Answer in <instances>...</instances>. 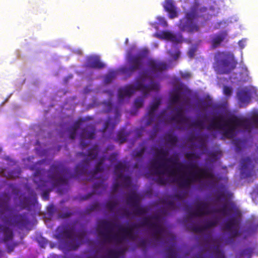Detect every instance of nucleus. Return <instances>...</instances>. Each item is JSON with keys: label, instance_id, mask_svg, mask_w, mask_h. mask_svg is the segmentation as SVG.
I'll return each mask as SVG.
<instances>
[{"label": "nucleus", "instance_id": "obj_23", "mask_svg": "<svg viewBox=\"0 0 258 258\" xmlns=\"http://www.w3.org/2000/svg\"><path fill=\"white\" fill-rule=\"evenodd\" d=\"M105 64L101 61L98 56L89 57L86 63V67L89 68L102 69L105 67Z\"/></svg>", "mask_w": 258, "mask_h": 258}, {"label": "nucleus", "instance_id": "obj_26", "mask_svg": "<svg viewBox=\"0 0 258 258\" xmlns=\"http://www.w3.org/2000/svg\"><path fill=\"white\" fill-rule=\"evenodd\" d=\"M126 204L133 207L140 203V198L135 191L129 193L126 199Z\"/></svg>", "mask_w": 258, "mask_h": 258}, {"label": "nucleus", "instance_id": "obj_61", "mask_svg": "<svg viewBox=\"0 0 258 258\" xmlns=\"http://www.w3.org/2000/svg\"><path fill=\"white\" fill-rule=\"evenodd\" d=\"M76 134L77 131L71 128L69 129V136L71 139H74L75 138Z\"/></svg>", "mask_w": 258, "mask_h": 258}, {"label": "nucleus", "instance_id": "obj_2", "mask_svg": "<svg viewBox=\"0 0 258 258\" xmlns=\"http://www.w3.org/2000/svg\"><path fill=\"white\" fill-rule=\"evenodd\" d=\"M248 118L239 117L234 114H229L226 119L221 115L214 118L207 126L208 130H219L222 131L223 135L231 138L235 131L238 128H243L250 131L253 127Z\"/></svg>", "mask_w": 258, "mask_h": 258}, {"label": "nucleus", "instance_id": "obj_63", "mask_svg": "<svg viewBox=\"0 0 258 258\" xmlns=\"http://www.w3.org/2000/svg\"><path fill=\"white\" fill-rule=\"evenodd\" d=\"M167 206L172 210L175 208V204L173 201H169L167 202Z\"/></svg>", "mask_w": 258, "mask_h": 258}, {"label": "nucleus", "instance_id": "obj_57", "mask_svg": "<svg viewBox=\"0 0 258 258\" xmlns=\"http://www.w3.org/2000/svg\"><path fill=\"white\" fill-rule=\"evenodd\" d=\"M170 55L174 60H177L180 56V52L179 50L177 49L174 53H171Z\"/></svg>", "mask_w": 258, "mask_h": 258}, {"label": "nucleus", "instance_id": "obj_56", "mask_svg": "<svg viewBox=\"0 0 258 258\" xmlns=\"http://www.w3.org/2000/svg\"><path fill=\"white\" fill-rule=\"evenodd\" d=\"M157 19L158 20L160 25L164 27H166L167 26V23L164 17L159 16L157 18Z\"/></svg>", "mask_w": 258, "mask_h": 258}, {"label": "nucleus", "instance_id": "obj_38", "mask_svg": "<svg viewBox=\"0 0 258 258\" xmlns=\"http://www.w3.org/2000/svg\"><path fill=\"white\" fill-rule=\"evenodd\" d=\"M189 126L190 127H197L201 129H204L205 128V123L203 120L198 119L190 123Z\"/></svg>", "mask_w": 258, "mask_h": 258}, {"label": "nucleus", "instance_id": "obj_15", "mask_svg": "<svg viewBox=\"0 0 258 258\" xmlns=\"http://www.w3.org/2000/svg\"><path fill=\"white\" fill-rule=\"evenodd\" d=\"M237 97L240 107L246 106L251 101L250 90L247 87L240 89L237 92Z\"/></svg>", "mask_w": 258, "mask_h": 258}, {"label": "nucleus", "instance_id": "obj_60", "mask_svg": "<svg viewBox=\"0 0 258 258\" xmlns=\"http://www.w3.org/2000/svg\"><path fill=\"white\" fill-rule=\"evenodd\" d=\"M121 186V184L118 181L115 182L112 186V190L113 192H116L119 187Z\"/></svg>", "mask_w": 258, "mask_h": 258}, {"label": "nucleus", "instance_id": "obj_22", "mask_svg": "<svg viewBox=\"0 0 258 258\" xmlns=\"http://www.w3.org/2000/svg\"><path fill=\"white\" fill-rule=\"evenodd\" d=\"M95 130L94 127H93L90 131H88L86 128H84L82 130L81 134L80 140V145L82 149L88 146V143L85 142L84 139H93L95 138Z\"/></svg>", "mask_w": 258, "mask_h": 258}, {"label": "nucleus", "instance_id": "obj_32", "mask_svg": "<svg viewBox=\"0 0 258 258\" xmlns=\"http://www.w3.org/2000/svg\"><path fill=\"white\" fill-rule=\"evenodd\" d=\"M106 188L105 185V180L101 179L95 182L93 184L94 192H96L98 189H100V191L104 190Z\"/></svg>", "mask_w": 258, "mask_h": 258}, {"label": "nucleus", "instance_id": "obj_43", "mask_svg": "<svg viewBox=\"0 0 258 258\" xmlns=\"http://www.w3.org/2000/svg\"><path fill=\"white\" fill-rule=\"evenodd\" d=\"M185 157L189 161L196 160L199 158V155L192 152H187L185 154Z\"/></svg>", "mask_w": 258, "mask_h": 258}, {"label": "nucleus", "instance_id": "obj_55", "mask_svg": "<svg viewBox=\"0 0 258 258\" xmlns=\"http://www.w3.org/2000/svg\"><path fill=\"white\" fill-rule=\"evenodd\" d=\"M197 50V46L192 47L188 52V55L190 58H193L195 56V53Z\"/></svg>", "mask_w": 258, "mask_h": 258}, {"label": "nucleus", "instance_id": "obj_37", "mask_svg": "<svg viewBox=\"0 0 258 258\" xmlns=\"http://www.w3.org/2000/svg\"><path fill=\"white\" fill-rule=\"evenodd\" d=\"M125 167V165L120 162H118L116 164L114 167V172L116 178L118 177L119 172H122V173H123V171L124 170Z\"/></svg>", "mask_w": 258, "mask_h": 258}, {"label": "nucleus", "instance_id": "obj_8", "mask_svg": "<svg viewBox=\"0 0 258 258\" xmlns=\"http://www.w3.org/2000/svg\"><path fill=\"white\" fill-rule=\"evenodd\" d=\"M155 154L158 159H154L151 162V167L154 173L157 175H174L175 171L171 170L170 167L168 166L165 162L167 159L165 157L168 155V150L162 148L157 149Z\"/></svg>", "mask_w": 258, "mask_h": 258}, {"label": "nucleus", "instance_id": "obj_48", "mask_svg": "<svg viewBox=\"0 0 258 258\" xmlns=\"http://www.w3.org/2000/svg\"><path fill=\"white\" fill-rule=\"evenodd\" d=\"M117 140L119 141L120 143H123L126 140V136L122 132H120L117 136Z\"/></svg>", "mask_w": 258, "mask_h": 258}, {"label": "nucleus", "instance_id": "obj_59", "mask_svg": "<svg viewBox=\"0 0 258 258\" xmlns=\"http://www.w3.org/2000/svg\"><path fill=\"white\" fill-rule=\"evenodd\" d=\"M117 157V154L116 153H113L109 155L108 158V160L110 162H113L116 160Z\"/></svg>", "mask_w": 258, "mask_h": 258}, {"label": "nucleus", "instance_id": "obj_34", "mask_svg": "<svg viewBox=\"0 0 258 258\" xmlns=\"http://www.w3.org/2000/svg\"><path fill=\"white\" fill-rule=\"evenodd\" d=\"M253 252V248L251 247H248L241 250L239 254L241 257L247 256L248 258H250L252 255Z\"/></svg>", "mask_w": 258, "mask_h": 258}, {"label": "nucleus", "instance_id": "obj_33", "mask_svg": "<svg viewBox=\"0 0 258 258\" xmlns=\"http://www.w3.org/2000/svg\"><path fill=\"white\" fill-rule=\"evenodd\" d=\"M112 117H108L107 119L106 120L104 124V126L103 127V132H105L107 130L110 129L111 130H113L115 124L112 122Z\"/></svg>", "mask_w": 258, "mask_h": 258}, {"label": "nucleus", "instance_id": "obj_11", "mask_svg": "<svg viewBox=\"0 0 258 258\" xmlns=\"http://www.w3.org/2000/svg\"><path fill=\"white\" fill-rule=\"evenodd\" d=\"M128 61L129 67H124L121 68L120 71L122 74L130 77L136 71L142 69L143 67V58L140 55H132L128 54Z\"/></svg>", "mask_w": 258, "mask_h": 258}, {"label": "nucleus", "instance_id": "obj_13", "mask_svg": "<svg viewBox=\"0 0 258 258\" xmlns=\"http://www.w3.org/2000/svg\"><path fill=\"white\" fill-rule=\"evenodd\" d=\"M240 223V218L232 217L225 222L224 228L229 232L231 237L236 238L241 235V232L238 230Z\"/></svg>", "mask_w": 258, "mask_h": 258}, {"label": "nucleus", "instance_id": "obj_54", "mask_svg": "<svg viewBox=\"0 0 258 258\" xmlns=\"http://www.w3.org/2000/svg\"><path fill=\"white\" fill-rule=\"evenodd\" d=\"M223 92L226 96H230L232 94V89L231 87L225 86L223 88Z\"/></svg>", "mask_w": 258, "mask_h": 258}, {"label": "nucleus", "instance_id": "obj_52", "mask_svg": "<svg viewBox=\"0 0 258 258\" xmlns=\"http://www.w3.org/2000/svg\"><path fill=\"white\" fill-rule=\"evenodd\" d=\"M156 182L160 185H166L167 183V180L163 177L159 176L157 177L155 179Z\"/></svg>", "mask_w": 258, "mask_h": 258}, {"label": "nucleus", "instance_id": "obj_29", "mask_svg": "<svg viewBox=\"0 0 258 258\" xmlns=\"http://www.w3.org/2000/svg\"><path fill=\"white\" fill-rule=\"evenodd\" d=\"M117 179L121 180V187L127 188L131 185L132 181L130 177L123 175L122 172H119Z\"/></svg>", "mask_w": 258, "mask_h": 258}, {"label": "nucleus", "instance_id": "obj_16", "mask_svg": "<svg viewBox=\"0 0 258 258\" xmlns=\"http://www.w3.org/2000/svg\"><path fill=\"white\" fill-rule=\"evenodd\" d=\"M161 104V99L160 98H155L154 99L152 103L149 107L148 111L147 113L146 125H149L152 124L155 119V113L159 106Z\"/></svg>", "mask_w": 258, "mask_h": 258}, {"label": "nucleus", "instance_id": "obj_7", "mask_svg": "<svg viewBox=\"0 0 258 258\" xmlns=\"http://www.w3.org/2000/svg\"><path fill=\"white\" fill-rule=\"evenodd\" d=\"M160 86L158 83L151 81L149 85H145L142 82L137 81L135 86L127 85L118 90V97L119 101L123 99L125 97H130L136 90H140L145 95H147L151 91H158Z\"/></svg>", "mask_w": 258, "mask_h": 258}, {"label": "nucleus", "instance_id": "obj_25", "mask_svg": "<svg viewBox=\"0 0 258 258\" xmlns=\"http://www.w3.org/2000/svg\"><path fill=\"white\" fill-rule=\"evenodd\" d=\"M228 34L226 31H222L216 34L212 39L211 43L212 48L219 47L222 42L226 39Z\"/></svg>", "mask_w": 258, "mask_h": 258}, {"label": "nucleus", "instance_id": "obj_44", "mask_svg": "<svg viewBox=\"0 0 258 258\" xmlns=\"http://www.w3.org/2000/svg\"><path fill=\"white\" fill-rule=\"evenodd\" d=\"M218 223L217 221L216 220H210L206 221L204 224V228L205 230L208 229L212 227L215 226Z\"/></svg>", "mask_w": 258, "mask_h": 258}, {"label": "nucleus", "instance_id": "obj_10", "mask_svg": "<svg viewBox=\"0 0 258 258\" xmlns=\"http://www.w3.org/2000/svg\"><path fill=\"white\" fill-rule=\"evenodd\" d=\"M196 16L191 13H187L184 18L180 20L178 24L179 30L182 32L190 33L200 31L199 25L195 21Z\"/></svg>", "mask_w": 258, "mask_h": 258}, {"label": "nucleus", "instance_id": "obj_50", "mask_svg": "<svg viewBox=\"0 0 258 258\" xmlns=\"http://www.w3.org/2000/svg\"><path fill=\"white\" fill-rule=\"evenodd\" d=\"M146 149L145 147L141 148L139 150L134 151V156L135 157H141L142 156L144 152H145Z\"/></svg>", "mask_w": 258, "mask_h": 258}, {"label": "nucleus", "instance_id": "obj_49", "mask_svg": "<svg viewBox=\"0 0 258 258\" xmlns=\"http://www.w3.org/2000/svg\"><path fill=\"white\" fill-rule=\"evenodd\" d=\"M80 245V243L76 242L74 240H72L69 244L68 247L71 250L77 249Z\"/></svg>", "mask_w": 258, "mask_h": 258}, {"label": "nucleus", "instance_id": "obj_53", "mask_svg": "<svg viewBox=\"0 0 258 258\" xmlns=\"http://www.w3.org/2000/svg\"><path fill=\"white\" fill-rule=\"evenodd\" d=\"M168 255L169 258H175V252L172 247H169L167 249Z\"/></svg>", "mask_w": 258, "mask_h": 258}, {"label": "nucleus", "instance_id": "obj_4", "mask_svg": "<svg viewBox=\"0 0 258 258\" xmlns=\"http://www.w3.org/2000/svg\"><path fill=\"white\" fill-rule=\"evenodd\" d=\"M182 168L188 169H196L194 172H189L188 174L180 175L174 178L173 182L178 184L182 188H188L191 185L196 182L200 181L202 179L213 180L215 175L212 170L206 168H199L196 163L189 162L184 165Z\"/></svg>", "mask_w": 258, "mask_h": 258}, {"label": "nucleus", "instance_id": "obj_35", "mask_svg": "<svg viewBox=\"0 0 258 258\" xmlns=\"http://www.w3.org/2000/svg\"><path fill=\"white\" fill-rule=\"evenodd\" d=\"M165 139L168 143H170L172 145H175L178 141L177 137L171 134H168L166 135Z\"/></svg>", "mask_w": 258, "mask_h": 258}, {"label": "nucleus", "instance_id": "obj_17", "mask_svg": "<svg viewBox=\"0 0 258 258\" xmlns=\"http://www.w3.org/2000/svg\"><path fill=\"white\" fill-rule=\"evenodd\" d=\"M119 224L106 220H102L99 222V227L105 230V231L99 232V234L103 236L105 242H111V241H108L107 239H105L103 236V233L108 234L110 236L113 235L114 234H110V231L113 229L114 227H116L118 229V227L117 226Z\"/></svg>", "mask_w": 258, "mask_h": 258}, {"label": "nucleus", "instance_id": "obj_51", "mask_svg": "<svg viewBox=\"0 0 258 258\" xmlns=\"http://www.w3.org/2000/svg\"><path fill=\"white\" fill-rule=\"evenodd\" d=\"M100 209V205L99 203L96 202L90 206L88 211L89 212H92L94 211H97Z\"/></svg>", "mask_w": 258, "mask_h": 258}, {"label": "nucleus", "instance_id": "obj_47", "mask_svg": "<svg viewBox=\"0 0 258 258\" xmlns=\"http://www.w3.org/2000/svg\"><path fill=\"white\" fill-rule=\"evenodd\" d=\"M144 102V99L142 97L137 98L134 102V105L136 108H139L143 106Z\"/></svg>", "mask_w": 258, "mask_h": 258}, {"label": "nucleus", "instance_id": "obj_45", "mask_svg": "<svg viewBox=\"0 0 258 258\" xmlns=\"http://www.w3.org/2000/svg\"><path fill=\"white\" fill-rule=\"evenodd\" d=\"M190 229L192 231L196 233H201L206 230L204 225H193L191 226Z\"/></svg>", "mask_w": 258, "mask_h": 258}, {"label": "nucleus", "instance_id": "obj_6", "mask_svg": "<svg viewBox=\"0 0 258 258\" xmlns=\"http://www.w3.org/2000/svg\"><path fill=\"white\" fill-rule=\"evenodd\" d=\"M214 69L220 74H227L236 66L233 54L225 51H217L214 56Z\"/></svg>", "mask_w": 258, "mask_h": 258}, {"label": "nucleus", "instance_id": "obj_31", "mask_svg": "<svg viewBox=\"0 0 258 258\" xmlns=\"http://www.w3.org/2000/svg\"><path fill=\"white\" fill-rule=\"evenodd\" d=\"M133 208H134V213L136 215H143L148 212L147 209L140 206V204L134 206Z\"/></svg>", "mask_w": 258, "mask_h": 258}, {"label": "nucleus", "instance_id": "obj_46", "mask_svg": "<svg viewBox=\"0 0 258 258\" xmlns=\"http://www.w3.org/2000/svg\"><path fill=\"white\" fill-rule=\"evenodd\" d=\"M103 111L105 113L109 112L112 109L113 105L111 102H105L103 103Z\"/></svg>", "mask_w": 258, "mask_h": 258}, {"label": "nucleus", "instance_id": "obj_36", "mask_svg": "<svg viewBox=\"0 0 258 258\" xmlns=\"http://www.w3.org/2000/svg\"><path fill=\"white\" fill-rule=\"evenodd\" d=\"M213 252L216 255V258H226L224 253L219 245H217L213 247Z\"/></svg>", "mask_w": 258, "mask_h": 258}, {"label": "nucleus", "instance_id": "obj_5", "mask_svg": "<svg viewBox=\"0 0 258 258\" xmlns=\"http://www.w3.org/2000/svg\"><path fill=\"white\" fill-rule=\"evenodd\" d=\"M235 208V205L233 202H227L224 203L221 208L214 209L210 211L207 203L200 202L196 205L194 210L188 212V215L191 218L201 217L211 213H220L223 216H228L233 212Z\"/></svg>", "mask_w": 258, "mask_h": 258}, {"label": "nucleus", "instance_id": "obj_14", "mask_svg": "<svg viewBox=\"0 0 258 258\" xmlns=\"http://www.w3.org/2000/svg\"><path fill=\"white\" fill-rule=\"evenodd\" d=\"M254 165L249 157L243 158L240 162V171L241 175L245 177H251L253 174Z\"/></svg>", "mask_w": 258, "mask_h": 258}, {"label": "nucleus", "instance_id": "obj_40", "mask_svg": "<svg viewBox=\"0 0 258 258\" xmlns=\"http://www.w3.org/2000/svg\"><path fill=\"white\" fill-rule=\"evenodd\" d=\"M118 205L117 201H109L105 204V208L110 211H113Z\"/></svg>", "mask_w": 258, "mask_h": 258}, {"label": "nucleus", "instance_id": "obj_39", "mask_svg": "<svg viewBox=\"0 0 258 258\" xmlns=\"http://www.w3.org/2000/svg\"><path fill=\"white\" fill-rule=\"evenodd\" d=\"M146 79H150L151 80L150 82H151V81L153 82V81L151 79V78L149 76L147 71L145 70V71L141 72L140 73V75H139L140 80H139V81L143 83V82L145 81ZM150 83L151 82H150ZM155 83H156V82H155Z\"/></svg>", "mask_w": 258, "mask_h": 258}, {"label": "nucleus", "instance_id": "obj_64", "mask_svg": "<svg viewBox=\"0 0 258 258\" xmlns=\"http://www.w3.org/2000/svg\"><path fill=\"white\" fill-rule=\"evenodd\" d=\"M42 197L44 200H48L49 199V192L47 191H44L42 194Z\"/></svg>", "mask_w": 258, "mask_h": 258}, {"label": "nucleus", "instance_id": "obj_42", "mask_svg": "<svg viewBox=\"0 0 258 258\" xmlns=\"http://www.w3.org/2000/svg\"><path fill=\"white\" fill-rule=\"evenodd\" d=\"M103 170V166L97 163L93 171H91L90 173L91 175V176L94 178V177H96V175L98 173L102 171Z\"/></svg>", "mask_w": 258, "mask_h": 258}, {"label": "nucleus", "instance_id": "obj_41", "mask_svg": "<svg viewBox=\"0 0 258 258\" xmlns=\"http://www.w3.org/2000/svg\"><path fill=\"white\" fill-rule=\"evenodd\" d=\"M248 119L252 127H258V113L253 114Z\"/></svg>", "mask_w": 258, "mask_h": 258}, {"label": "nucleus", "instance_id": "obj_21", "mask_svg": "<svg viewBox=\"0 0 258 258\" xmlns=\"http://www.w3.org/2000/svg\"><path fill=\"white\" fill-rule=\"evenodd\" d=\"M59 236L63 238L72 239L73 237H76L78 239H82L86 235L85 231H80L76 234L72 228L63 229L59 233Z\"/></svg>", "mask_w": 258, "mask_h": 258}, {"label": "nucleus", "instance_id": "obj_1", "mask_svg": "<svg viewBox=\"0 0 258 258\" xmlns=\"http://www.w3.org/2000/svg\"><path fill=\"white\" fill-rule=\"evenodd\" d=\"M98 152L99 148L95 145L89 149L87 154L83 152L77 153L78 156L84 157V159L81 163L76 166L74 174L72 173L70 170L61 163L52 164L50 168V174L49 176L53 186L67 185L68 179L87 174L90 161L95 159L98 156Z\"/></svg>", "mask_w": 258, "mask_h": 258}, {"label": "nucleus", "instance_id": "obj_20", "mask_svg": "<svg viewBox=\"0 0 258 258\" xmlns=\"http://www.w3.org/2000/svg\"><path fill=\"white\" fill-rule=\"evenodd\" d=\"M154 36L161 40H167L174 43H179L181 37H178L168 31H162L154 34Z\"/></svg>", "mask_w": 258, "mask_h": 258}, {"label": "nucleus", "instance_id": "obj_30", "mask_svg": "<svg viewBox=\"0 0 258 258\" xmlns=\"http://www.w3.org/2000/svg\"><path fill=\"white\" fill-rule=\"evenodd\" d=\"M124 253V249H109L107 251L106 257L108 258H118L121 255H123Z\"/></svg>", "mask_w": 258, "mask_h": 258}, {"label": "nucleus", "instance_id": "obj_18", "mask_svg": "<svg viewBox=\"0 0 258 258\" xmlns=\"http://www.w3.org/2000/svg\"><path fill=\"white\" fill-rule=\"evenodd\" d=\"M175 113L170 117L172 121H176L178 124H187L189 119L184 115L182 106H179L174 110Z\"/></svg>", "mask_w": 258, "mask_h": 258}, {"label": "nucleus", "instance_id": "obj_27", "mask_svg": "<svg viewBox=\"0 0 258 258\" xmlns=\"http://www.w3.org/2000/svg\"><path fill=\"white\" fill-rule=\"evenodd\" d=\"M165 162L166 163H171L173 166H169V167H170V169L171 170H173L174 171H175V170L174 169H173L172 168L173 166H176V169L178 171H179L184 166L183 164L179 162L178 158L177 155H174V156L170 157V158H167L166 159ZM167 166H168V165H167ZM175 174H176V172H175V174L173 176H175Z\"/></svg>", "mask_w": 258, "mask_h": 258}, {"label": "nucleus", "instance_id": "obj_3", "mask_svg": "<svg viewBox=\"0 0 258 258\" xmlns=\"http://www.w3.org/2000/svg\"><path fill=\"white\" fill-rule=\"evenodd\" d=\"M10 198L8 196L3 197L0 199V217L6 225L0 224V233L4 235L3 241L7 242L11 241L14 236L12 230L7 225H17L19 227H25L28 223L27 218L25 214H19L13 217L14 221L12 223L9 218L6 215H11L12 209L9 206Z\"/></svg>", "mask_w": 258, "mask_h": 258}, {"label": "nucleus", "instance_id": "obj_9", "mask_svg": "<svg viewBox=\"0 0 258 258\" xmlns=\"http://www.w3.org/2000/svg\"><path fill=\"white\" fill-rule=\"evenodd\" d=\"M117 226L118 227V231L120 233L114 234L112 236L103 233V236L108 241H114L120 243L127 238L134 239L135 238L134 233V229L143 227V226H141L140 223L139 224L132 223L126 227H123L121 225H118Z\"/></svg>", "mask_w": 258, "mask_h": 258}, {"label": "nucleus", "instance_id": "obj_24", "mask_svg": "<svg viewBox=\"0 0 258 258\" xmlns=\"http://www.w3.org/2000/svg\"><path fill=\"white\" fill-rule=\"evenodd\" d=\"M163 6L165 10L169 13V17L173 19L177 17V13L173 0H165Z\"/></svg>", "mask_w": 258, "mask_h": 258}, {"label": "nucleus", "instance_id": "obj_58", "mask_svg": "<svg viewBox=\"0 0 258 258\" xmlns=\"http://www.w3.org/2000/svg\"><path fill=\"white\" fill-rule=\"evenodd\" d=\"M38 174L37 172L35 173V175H34V181L36 184H38L39 187H40L41 185H43L44 184V183L45 182V181L42 180H41V179H40V182H39L38 180H37Z\"/></svg>", "mask_w": 258, "mask_h": 258}, {"label": "nucleus", "instance_id": "obj_19", "mask_svg": "<svg viewBox=\"0 0 258 258\" xmlns=\"http://www.w3.org/2000/svg\"><path fill=\"white\" fill-rule=\"evenodd\" d=\"M147 65L150 71L154 73H162L167 69V65L165 62L154 59L150 60Z\"/></svg>", "mask_w": 258, "mask_h": 258}, {"label": "nucleus", "instance_id": "obj_28", "mask_svg": "<svg viewBox=\"0 0 258 258\" xmlns=\"http://www.w3.org/2000/svg\"><path fill=\"white\" fill-rule=\"evenodd\" d=\"M180 90V88H176L170 95L169 101L171 105H176L180 102L181 98Z\"/></svg>", "mask_w": 258, "mask_h": 258}, {"label": "nucleus", "instance_id": "obj_62", "mask_svg": "<svg viewBox=\"0 0 258 258\" xmlns=\"http://www.w3.org/2000/svg\"><path fill=\"white\" fill-rule=\"evenodd\" d=\"M80 122L79 121H77L75 122L73 125L70 127L71 129L77 131V130L80 128Z\"/></svg>", "mask_w": 258, "mask_h": 258}, {"label": "nucleus", "instance_id": "obj_12", "mask_svg": "<svg viewBox=\"0 0 258 258\" xmlns=\"http://www.w3.org/2000/svg\"><path fill=\"white\" fill-rule=\"evenodd\" d=\"M160 217L158 215H153L150 217L144 218L140 222L141 226H147L153 231V236L157 240H159L158 235L161 234L163 231L161 225L157 222H152L151 220L158 221Z\"/></svg>", "mask_w": 258, "mask_h": 258}]
</instances>
